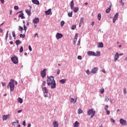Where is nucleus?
<instances>
[{"mask_svg": "<svg viewBox=\"0 0 127 127\" xmlns=\"http://www.w3.org/2000/svg\"><path fill=\"white\" fill-rule=\"evenodd\" d=\"M95 114H96V111H94V109H88L87 111V115L91 116L90 118L93 119L95 117Z\"/></svg>", "mask_w": 127, "mask_h": 127, "instance_id": "4", "label": "nucleus"}, {"mask_svg": "<svg viewBox=\"0 0 127 127\" xmlns=\"http://www.w3.org/2000/svg\"><path fill=\"white\" fill-rule=\"evenodd\" d=\"M46 86V81H43L41 85L42 91H43V94H48V88H47Z\"/></svg>", "mask_w": 127, "mask_h": 127, "instance_id": "3", "label": "nucleus"}, {"mask_svg": "<svg viewBox=\"0 0 127 127\" xmlns=\"http://www.w3.org/2000/svg\"><path fill=\"white\" fill-rule=\"evenodd\" d=\"M110 101V99L108 98V96H105V102H109Z\"/></svg>", "mask_w": 127, "mask_h": 127, "instance_id": "38", "label": "nucleus"}, {"mask_svg": "<svg viewBox=\"0 0 127 127\" xmlns=\"http://www.w3.org/2000/svg\"><path fill=\"white\" fill-rule=\"evenodd\" d=\"M56 37L57 40H59V39H61V38L63 37V35L61 33H57L56 34Z\"/></svg>", "mask_w": 127, "mask_h": 127, "instance_id": "8", "label": "nucleus"}, {"mask_svg": "<svg viewBox=\"0 0 127 127\" xmlns=\"http://www.w3.org/2000/svg\"><path fill=\"white\" fill-rule=\"evenodd\" d=\"M9 115H4L2 116V120L3 121H6L7 119H9Z\"/></svg>", "mask_w": 127, "mask_h": 127, "instance_id": "16", "label": "nucleus"}, {"mask_svg": "<svg viewBox=\"0 0 127 127\" xmlns=\"http://www.w3.org/2000/svg\"><path fill=\"white\" fill-rule=\"evenodd\" d=\"M1 84H2V86H3V87H4L6 85L5 82H1Z\"/></svg>", "mask_w": 127, "mask_h": 127, "instance_id": "57", "label": "nucleus"}, {"mask_svg": "<svg viewBox=\"0 0 127 127\" xmlns=\"http://www.w3.org/2000/svg\"><path fill=\"white\" fill-rule=\"evenodd\" d=\"M120 58V54L119 53H116L114 56V61L115 62H117L118 59Z\"/></svg>", "mask_w": 127, "mask_h": 127, "instance_id": "11", "label": "nucleus"}, {"mask_svg": "<svg viewBox=\"0 0 127 127\" xmlns=\"http://www.w3.org/2000/svg\"><path fill=\"white\" fill-rule=\"evenodd\" d=\"M104 92H105V89H104V88H102L100 91L101 94H104Z\"/></svg>", "mask_w": 127, "mask_h": 127, "instance_id": "46", "label": "nucleus"}, {"mask_svg": "<svg viewBox=\"0 0 127 127\" xmlns=\"http://www.w3.org/2000/svg\"><path fill=\"white\" fill-rule=\"evenodd\" d=\"M15 87V85H14V79H11L10 80V82L8 83L7 88V89H9L10 88V91L13 92L14 91Z\"/></svg>", "mask_w": 127, "mask_h": 127, "instance_id": "2", "label": "nucleus"}, {"mask_svg": "<svg viewBox=\"0 0 127 127\" xmlns=\"http://www.w3.org/2000/svg\"><path fill=\"white\" fill-rule=\"evenodd\" d=\"M20 37L21 38H24V37H25V35H24V34L22 35V34H20Z\"/></svg>", "mask_w": 127, "mask_h": 127, "instance_id": "41", "label": "nucleus"}, {"mask_svg": "<svg viewBox=\"0 0 127 127\" xmlns=\"http://www.w3.org/2000/svg\"><path fill=\"white\" fill-rule=\"evenodd\" d=\"M11 61L13 63V64H18V57L16 56H14L11 58Z\"/></svg>", "mask_w": 127, "mask_h": 127, "instance_id": "6", "label": "nucleus"}, {"mask_svg": "<svg viewBox=\"0 0 127 127\" xmlns=\"http://www.w3.org/2000/svg\"><path fill=\"white\" fill-rule=\"evenodd\" d=\"M21 112H22V110H19V111H17V113H18V114H19L20 113H21Z\"/></svg>", "mask_w": 127, "mask_h": 127, "instance_id": "60", "label": "nucleus"}, {"mask_svg": "<svg viewBox=\"0 0 127 127\" xmlns=\"http://www.w3.org/2000/svg\"><path fill=\"white\" fill-rule=\"evenodd\" d=\"M47 84L49 87H50L51 89H55L56 88V82L54 79V76H47Z\"/></svg>", "mask_w": 127, "mask_h": 127, "instance_id": "1", "label": "nucleus"}, {"mask_svg": "<svg viewBox=\"0 0 127 127\" xmlns=\"http://www.w3.org/2000/svg\"><path fill=\"white\" fill-rule=\"evenodd\" d=\"M19 52L20 53H22L23 52V47H22V46L20 47Z\"/></svg>", "mask_w": 127, "mask_h": 127, "instance_id": "37", "label": "nucleus"}, {"mask_svg": "<svg viewBox=\"0 0 127 127\" xmlns=\"http://www.w3.org/2000/svg\"><path fill=\"white\" fill-rule=\"evenodd\" d=\"M23 126H24L25 127V125H26V123L25 122V121H24L22 123Z\"/></svg>", "mask_w": 127, "mask_h": 127, "instance_id": "56", "label": "nucleus"}, {"mask_svg": "<svg viewBox=\"0 0 127 127\" xmlns=\"http://www.w3.org/2000/svg\"><path fill=\"white\" fill-rule=\"evenodd\" d=\"M110 121L111 122V123H113V124H115V123H116V121H115V120L113 119H111Z\"/></svg>", "mask_w": 127, "mask_h": 127, "instance_id": "48", "label": "nucleus"}, {"mask_svg": "<svg viewBox=\"0 0 127 127\" xmlns=\"http://www.w3.org/2000/svg\"><path fill=\"white\" fill-rule=\"evenodd\" d=\"M120 123L122 126H126L127 125V121L124 120L123 118L120 120Z\"/></svg>", "mask_w": 127, "mask_h": 127, "instance_id": "9", "label": "nucleus"}, {"mask_svg": "<svg viewBox=\"0 0 127 127\" xmlns=\"http://www.w3.org/2000/svg\"><path fill=\"white\" fill-rule=\"evenodd\" d=\"M46 72H47V69L46 68H44L43 70L41 71V76L42 78H45L46 76Z\"/></svg>", "mask_w": 127, "mask_h": 127, "instance_id": "7", "label": "nucleus"}, {"mask_svg": "<svg viewBox=\"0 0 127 127\" xmlns=\"http://www.w3.org/2000/svg\"><path fill=\"white\" fill-rule=\"evenodd\" d=\"M82 113H83V110H82V109H81V108H79L78 110V115H80V114H82Z\"/></svg>", "mask_w": 127, "mask_h": 127, "instance_id": "34", "label": "nucleus"}, {"mask_svg": "<svg viewBox=\"0 0 127 127\" xmlns=\"http://www.w3.org/2000/svg\"><path fill=\"white\" fill-rule=\"evenodd\" d=\"M8 37V31H7L6 32V36L5 37V39L6 40V41H7V38Z\"/></svg>", "mask_w": 127, "mask_h": 127, "instance_id": "32", "label": "nucleus"}, {"mask_svg": "<svg viewBox=\"0 0 127 127\" xmlns=\"http://www.w3.org/2000/svg\"><path fill=\"white\" fill-rule=\"evenodd\" d=\"M18 103H20V104H22L23 100L21 99V98H18Z\"/></svg>", "mask_w": 127, "mask_h": 127, "instance_id": "33", "label": "nucleus"}, {"mask_svg": "<svg viewBox=\"0 0 127 127\" xmlns=\"http://www.w3.org/2000/svg\"><path fill=\"white\" fill-rule=\"evenodd\" d=\"M78 33H76L75 37L74 38V41H76L77 42V39H78Z\"/></svg>", "mask_w": 127, "mask_h": 127, "instance_id": "29", "label": "nucleus"}, {"mask_svg": "<svg viewBox=\"0 0 127 127\" xmlns=\"http://www.w3.org/2000/svg\"><path fill=\"white\" fill-rule=\"evenodd\" d=\"M44 96L45 98H47L48 97V93H44Z\"/></svg>", "mask_w": 127, "mask_h": 127, "instance_id": "50", "label": "nucleus"}, {"mask_svg": "<svg viewBox=\"0 0 127 127\" xmlns=\"http://www.w3.org/2000/svg\"><path fill=\"white\" fill-rule=\"evenodd\" d=\"M14 8L15 9V10H17V9L19 8L18 6H14Z\"/></svg>", "mask_w": 127, "mask_h": 127, "instance_id": "54", "label": "nucleus"}, {"mask_svg": "<svg viewBox=\"0 0 127 127\" xmlns=\"http://www.w3.org/2000/svg\"><path fill=\"white\" fill-rule=\"evenodd\" d=\"M79 125H80V123L78 121H76L73 124V127H79Z\"/></svg>", "mask_w": 127, "mask_h": 127, "instance_id": "21", "label": "nucleus"}, {"mask_svg": "<svg viewBox=\"0 0 127 127\" xmlns=\"http://www.w3.org/2000/svg\"><path fill=\"white\" fill-rule=\"evenodd\" d=\"M80 44H81V39H79L78 41L77 45H80Z\"/></svg>", "mask_w": 127, "mask_h": 127, "instance_id": "53", "label": "nucleus"}, {"mask_svg": "<svg viewBox=\"0 0 127 127\" xmlns=\"http://www.w3.org/2000/svg\"><path fill=\"white\" fill-rule=\"evenodd\" d=\"M25 12L28 14L29 17L30 16V15H31V9H27L25 10Z\"/></svg>", "mask_w": 127, "mask_h": 127, "instance_id": "19", "label": "nucleus"}, {"mask_svg": "<svg viewBox=\"0 0 127 127\" xmlns=\"http://www.w3.org/2000/svg\"><path fill=\"white\" fill-rule=\"evenodd\" d=\"M64 24H65V22H64V21H62L61 22V26H63Z\"/></svg>", "mask_w": 127, "mask_h": 127, "instance_id": "40", "label": "nucleus"}, {"mask_svg": "<svg viewBox=\"0 0 127 127\" xmlns=\"http://www.w3.org/2000/svg\"><path fill=\"white\" fill-rule=\"evenodd\" d=\"M90 70L87 69L86 71V73L87 74V75H90Z\"/></svg>", "mask_w": 127, "mask_h": 127, "instance_id": "55", "label": "nucleus"}, {"mask_svg": "<svg viewBox=\"0 0 127 127\" xmlns=\"http://www.w3.org/2000/svg\"><path fill=\"white\" fill-rule=\"evenodd\" d=\"M108 109H109V105H106L104 107V110L106 111L107 115H109L110 114V112Z\"/></svg>", "mask_w": 127, "mask_h": 127, "instance_id": "14", "label": "nucleus"}, {"mask_svg": "<svg viewBox=\"0 0 127 127\" xmlns=\"http://www.w3.org/2000/svg\"><path fill=\"white\" fill-rule=\"evenodd\" d=\"M87 55L88 56H95V53L93 51L87 52Z\"/></svg>", "mask_w": 127, "mask_h": 127, "instance_id": "15", "label": "nucleus"}, {"mask_svg": "<svg viewBox=\"0 0 127 127\" xmlns=\"http://www.w3.org/2000/svg\"><path fill=\"white\" fill-rule=\"evenodd\" d=\"M67 15H68V17H72V16L73 15V12L72 11L69 12L67 14Z\"/></svg>", "mask_w": 127, "mask_h": 127, "instance_id": "27", "label": "nucleus"}, {"mask_svg": "<svg viewBox=\"0 0 127 127\" xmlns=\"http://www.w3.org/2000/svg\"><path fill=\"white\" fill-rule=\"evenodd\" d=\"M70 8L71 9H73V12L75 13H76V12H78L79 11V7H74V0H71L70 2Z\"/></svg>", "mask_w": 127, "mask_h": 127, "instance_id": "5", "label": "nucleus"}, {"mask_svg": "<svg viewBox=\"0 0 127 127\" xmlns=\"http://www.w3.org/2000/svg\"><path fill=\"white\" fill-rule=\"evenodd\" d=\"M118 17H119V12H117L114 15L113 18V23L116 22V21L118 19Z\"/></svg>", "mask_w": 127, "mask_h": 127, "instance_id": "13", "label": "nucleus"}, {"mask_svg": "<svg viewBox=\"0 0 127 127\" xmlns=\"http://www.w3.org/2000/svg\"><path fill=\"white\" fill-rule=\"evenodd\" d=\"M60 82L61 84H64L65 82H66V79H62L60 80Z\"/></svg>", "mask_w": 127, "mask_h": 127, "instance_id": "31", "label": "nucleus"}, {"mask_svg": "<svg viewBox=\"0 0 127 127\" xmlns=\"http://www.w3.org/2000/svg\"><path fill=\"white\" fill-rule=\"evenodd\" d=\"M97 54L95 53V57H97V56H101V52L97 51L96 52Z\"/></svg>", "mask_w": 127, "mask_h": 127, "instance_id": "30", "label": "nucleus"}, {"mask_svg": "<svg viewBox=\"0 0 127 127\" xmlns=\"http://www.w3.org/2000/svg\"><path fill=\"white\" fill-rule=\"evenodd\" d=\"M2 32H3V30L1 28H0V33H2Z\"/></svg>", "mask_w": 127, "mask_h": 127, "instance_id": "58", "label": "nucleus"}, {"mask_svg": "<svg viewBox=\"0 0 127 127\" xmlns=\"http://www.w3.org/2000/svg\"><path fill=\"white\" fill-rule=\"evenodd\" d=\"M16 123L19 124V121L16 120V122H13V123H12V125L14 127H15Z\"/></svg>", "mask_w": 127, "mask_h": 127, "instance_id": "26", "label": "nucleus"}, {"mask_svg": "<svg viewBox=\"0 0 127 127\" xmlns=\"http://www.w3.org/2000/svg\"><path fill=\"white\" fill-rule=\"evenodd\" d=\"M19 31H22V30H23V28H22V27L19 26Z\"/></svg>", "mask_w": 127, "mask_h": 127, "instance_id": "43", "label": "nucleus"}, {"mask_svg": "<svg viewBox=\"0 0 127 127\" xmlns=\"http://www.w3.org/2000/svg\"><path fill=\"white\" fill-rule=\"evenodd\" d=\"M98 48H103L104 47V43H98L97 44Z\"/></svg>", "mask_w": 127, "mask_h": 127, "instance_id": "20", "label": "nucleus"}, {"mask_svg": "<svg viewBox=\"0 0 127 127\" xmlns=\"http://www.w3.org/2000/svg\"><path fill=\"white\" fill-rule=\"evenodd\" d=\"M101 18H102V15L101 14V13H99L98 14V19L101 20Z\"/></svg>", "mask_w": 127, "mask_h": 127, "instance_id": "36", "label": "nucleus"}, {"mask_svg": "<svg viewBox=\"0 0 127 127\" xmlns=\"http://www.w3.org/2000/svg\"><path fill=\"white\" fill-rule=\"evenodd\" d=\"M37 37V38H39V36H38V34L37 33H36L34 35V37Z\"/></svg>", "mask_w": 127, "mask_h": 127, "instance_id": "49", "label": "nucleus"}, {"mask_svg": "<svg viewBox=\"0 0 127 127\" xmlns=\"http://www.w3.org/2000/svg\"><path fill=\"white\" fill-rule=\"evenodd\" d=\"M31 127V124H29L27 126V127Z\"/></svg>", "mask_w": 127, "mask_h": 127, "instance_id": "64", "label": "nucleus"}, {"mask_svg": "<svg viewBox=\"0 0 127 127\" xmlns=\"http://www.w3.org/2000/svg\"><path fill=\"white\" fill-rule=\"evenodd\" d=\"M28 49H29V51H32V48H31V46H28Z\"/></svg>", "mask_w": 127, "mask_h": 127, "instance_id": "52", "label": "nucleus"}, {"mask_svg": "<svg viewBox=\"0 0 127 127\" xmlns=\"http://www.w3.org/2000/svg\"><path fill=\"white\" fill-rule=\"evenodd\" d=\"M97 72H98V68L97 67H94L91 71V72L93 73V74H96Z\"/></svg>", "mask_w": 127, "mask_h": 127, "instance_id": "18", "label": "nucleus"}, {"mask_svg": "<svg viewBox=\"0 0 127 127\" xmlns=\"http://www.w3.org/2000/svg\"><path fill=\"white\" fill-rule=\"evenodd\" d=\"M77 59H78V60H82V56H78L77 57Z\"/></svg>", "mask_w": 127, "mask_h": 127, "instance_id": "51", "label": "nucleus"}, {"mask_svg": "<svg viewBox=\"0 0 127 127\" xmlns=\"http://www.w3.org/2000/svg\"><path fill=\"white\" fill-rule=\"evenodd\" d=\"M77 102V100H75L74 98H71L70 100V103H73V104H75Z\"/></svg>", "mask_w": 127, "mask_h": 127, "instance_id": "25", "label": "nucleus"}, {"mask_svg": "<svg viewBox=\"0 0 127 127\" xmlns=\"http://www.w3.org/2000/svg\"><path fill=\"white\" fill-rule=\"evenodd\" d=\"M53 126L54 127H59V124L58 123V121H54L53 123Z\"/></svg>", "mask_w": 127, "mask_h": 127, "instance_id": "17", "label": "nucleus"}, {"mask_svg": "<svg viewBox=\"0 0 127 127\" xmlns=\"http://www.w3.org/2000/svg\"><path fill=\"white\" fill-rule=\"evenodd\" d=\"M18 13H21L18 15V17H21V19H24V18H25V17L23 16L24 15V14H23V12H22V11H20Z\"/></svg>", "mask_w": 127, "mask_h": 127, "instance_id": "10", "label": "nucleus"}, {"mask_svg": "<svg viewBox=\"0 0 127 127\" xmlns=\"http://www.w3.org/2000/svg\"><path fill=\"white\" fill-rule=\"evenodd\" d=\"M57 74H60V69H59L57 70Z\"/></svg>", "mask_w": 127, "mask_h": 127, "instance_id": "59", "label": "nucleus"}, {"mask_svg": "<svg viewBox=\"0 0 127 127\" xmlns=\"http://www.w3.org/2000/svg\"><path fill=\"white\" fill-rule=\"evenodd\" d=\"M111 7H112V6H110L109 7H108L106 10V13H110V11H111Z\"/></svg>", "mask_w": 127, "mask_h": 127, "instance_id": "24", "label": "nucleus"}, {"mask_svg": "<svg viewBox=\"0 0 127 127\" xmlns=\"http://www.w3.org/2000/svg\"><path fill=\"white\" fill-rule=\"evenodd\" d=\"M27 29V27L25 26V24H24V30H25V32H26Z\"/></svg>", "mask_w": 127, "mask_h": 127, "instance_id": "47", "label": "nucleus"}, {"mask_svg": "<svg viewBox=\"0 0 127 127\" xmlns=\"http://www.w3.org/2000/svg\"><path fill=\"white\" fill-rule=\"evenodd\" d=\"M120 3H121V4L122 6H124V5H125V3H124V2H123V0H121L120 1Z\"/></svg>", "mask_w": 127, "mask_h": 127, "instance_id": "39", "label": "nucleus"}, {"mask_svg": "<svg viewBox=\"0 0 127 127\" xmlns=\"http://www.w3.org/2000/svg\"><path fill=\"white\" fill-rule=\"evenodd\" d=\"M80 23H84V18L81 17L80 19Z\"/></svg>", "mask_w": 127, "mask_h": 127, "instance_id": "42", "label": "nucleus"}, {"mask_svg": "<svg viewBox=\"0 0 127 127\" xmlns=\"http://www.w3.org/2000/svg\"><path fill=\"white\" fill-rule=\"evenodd\" d=\"M1 3H4V0H0Z\"/></svg>", "mask_w": 127, "mask_h": 127, "instance_id": "62", "label": "nucleus"}, {"mask_svg": "<svg viewBox=\"0 0 127 127\" xmlns=\"http://www.w3.org/2000/svg\"><path fill=\"white\" fill-rule=\"evenodd\" d=\"M12 34L13 37L14 38V39H15V37H16V36H15V31H13L12 32Z\"/></svg>", "mask_w": 127, "mask_h": 127, "instance_id": "35", "label": "nucleus"}, {"mask_svg": "<svg viewBox=\"0 0 127 127\" xmlns=\"http://www.w3.org/2000/svg\"><path fill=\"white\" fill-rule=\"evenodd\" d=\"M65 125H66L67 123H68V119L65 120Z\"/></svg>", "mask_w": 127, "mask_h": 127, "instance_id": "63", "label": "nucleus"}, {"mask_svg": "<svg viewBox=\"0 0 127 127\" xmlns=\"http://www.w3.org/2000/svg\"><path fill=\"white\" fill-rule=\"evenodd\" d=\"M32 2L34 4H39V1L38 0H32Z\"/></svg>", "mask_w": 127, "mask_h": 127, "instance_id": "23", "label": "nucleus"}, {"mask_svg": "<svg viewBox=\"0 0 127 127\" xmlns=\"http://www.w3.org/2000/svg\"><path fill=\"white\" fill-rule=\"evenodd\" d=\"M51 13V9H49L47 11H45V13L46 14V15H49L50 13Z\"/></svg>", "mask_w": 127, "mask_h": 127, "instance_id": "22", "label": "nucleus"}, {"mask_svg": "<svg viewBox=\"0 0 127 127\" xmlns=\"http://www.w3.org/2000/svg\"><path fill=\"white\" fill-rule=\"evenodd\" d=\"M40 21V19L39 18L37 17V18H35L33 19V23H34V24H37V23H38Z\"/></svg>", "mask_w": 127, "mask_h": 127, "instance_id": "12", "label": "nucleus"}, {"mask_svg": "<svg viewBox=\"0 0 127 127\" xmlns=\"http://www.w3.org/2000/svg\"><path fill=\"white\" fill-rule=\"evenodd\" d=\"M9 14H10V15L12 14V10H10L9 11Z\"/></svg>", "mask_w": 127, "mask_h": 127, "instance_id": "61", "label": "nucleus"}, {"mask_svg": "<svg viewBox=\"0 0 127 127\" xmlns=\"http://www.w3.org/2000/svg\"><path fill=\"white\" fill-rule=\"evenodd\" d=\"M15 43L16 45L18 46L19 44H21V41H19V40H17L15 41Z\"/></svg>", "mask_w": 127, "mask_h": 127, "instance_id": "28", "label": "nucleus"}, {"mask_svg": "<svg viewBox=\"0 0 127 127\" xmlns=\"http://www.w3.org/2000/svg\"><path fill=\"white\" fill-rule=\"evenodd\" d=\"M75 28H76V25H73L71 26V29H72L73 30H74Z\"/></svg>", "mask_w": 127, "mask_h": 127, "instance_id": "44", "label": "nucleus"}, {"mask_svg": "<svg viewBox=\"0 0 127 127\" xmlns=\"http://www.w3.org/2000/svg\"><path fill=\"white\" fill-rule=\"evenodd\" d=\"M124 95H127V88L124 89Z\"/></svg>", "mask_w": 127, "mask_h": 127, "instance_id": "45", "label": "nucleus"}]
</instances>
